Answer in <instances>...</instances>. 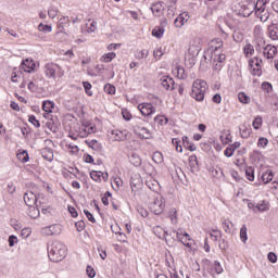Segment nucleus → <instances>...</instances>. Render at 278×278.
<instances>
[{
    "mask_svg": "<svg viewBox=\"0 0 278 278\" xmlns=\"http://www.w3.org/2000/svg\"><path fill=\"white\" fill-rule=\"evenodd\" d=\"M48 257L50 262H62L66 257V247L60 241H53L51 244H48Z\"/></svg>",
    "mask_w": 278,
    "mask_h": 278,
    "instance_id": "1",
    "label": "nucleus"
},
{
    "mask_svg": "<svg viewBox=\"0 0 278 278\" xmlns=\"http://www.w3.org/2000/svg\"><path fill=\"white\" fill-rule=\"evenodd\" d=\"M205 90H207V83L205 80L197 79L193 81L190 97L198 102L205 101Z\"/></svg>",
    "mask_w": 278,
    "mask_h": 278,
    "instance_id": "2",
    "label": "nucleus"
},
{
    "mask_svg": "<svg viewBox=\"0 0 278 278\" xmlns=\"http://www.w3.org/2000/svg\"><path fill=\"white\" fill-rule=\"evenodd\" d=\"M43 118H46V122H42L45 127L52 131V134H58L60 131V119L52 114L49 113H43Z\"/></svg>",
    "mask_w": 278,
    "mask_h": 278,
    "instance_id": "3",
    "label": "nucleus"
},
{
    "mask_svg": "<svg viewBox=\"0 0 278 278\" xmlns=\"http://www.w3.org/2000/svg\"><path fill=\"white\" fill-rule=\"evenodd\" d=\"M23 71L24 73H34V71H36V62H34V60L31 59L23 60L17 73H20V75H23Z\"/></svg>",
    "mask_w": 278,
    "mask_h": 278,
    "instance_id": "4",
    "label": "nucleus"
},
{
    "mask_svg": "<svg viewBox=\"0 0 278 278\" xmlns=\"http://www.w3.org/2000/svg\"><path fill=\"white\" fill-rule=\"evenodd\" d=\"M138 110L141 112L142 116H152V114H155V106H153L152 103H140Z\"/></svg>",
    "mask_w": 278,
    "mask_h": 278,
    "instance_id": "5",
    "label": "nucleus"
},
{
    "mask_svg": "<svg viewBox=\"0 0 278 278\" xmlns=\"http://www.w3.org/2000/svg\"><path fill=\"white\" fill-rule=\"evenodd\" d=\"M24 202L28 207L38 205V195H36V193L33 191H27L24 193Z\"/></svg>",
    "mask_w": 278,
    "mask_h": 278,
    "instance_id": "6",
    "label": "nucleus"
},
{
    "mask_svg": "<svg viewBox=\"0 0 278 278\" xmlns=\"http://www.w3.org/2000/svg\"><path fill=\"white\" fill-rule=\"evenodd\" d=\"M58 68H60V66L58 64H54V63H47L46 66H45V73H46V76L51 79V77L53 79H55V73L58 71Z\"/></svg>",
    "mask_w": 278,
    "mask_h": 278,
    "instance_id": "7",
    "label": "nucleus"
},
{
    "mask_svg": "<svg viewBox=\"0 0 278 278\" xmlns=\"http://www.w3.org/2000/svg\"><path fill=\"white\" fill-rule=\"evenodd\" d=\"M266 0H257L256 3L252 5L255 16H260V14L268 11L266 10Z\"/></svg>",
    "mask_w": 278,
    "mask_h": 278,
    "instance_id": "8",
    "label": "nucleus"
},
{
    "mask_svg": "<svg viewBox=\"0 0 278 278\" xmlns=\"http://www.w3.org/2000/svg\"><path fill=\"white\" fill-rule=\"evenodd\" d=\"M253 5H255V3H249L243 4L241 7V10L239 11V16H243V18H249V16H251L253 14V12H255V10H253Z\"/></svg>",
    "mask_w": 278,
    "mask_h": 278,
    "instance_id": "9",
    "label": "nucleus"
},
{
    "mask_svg": "<svg viewBox=\"0 0 278 278\" xmlns=\"http://www.w3.org/2000/svg\"><path fill=\"white\" fill-rule=\"evenodd\" d=\"M161 86H163L165 90H175V79L170 76H163L161 78Z\"/></svg>",
    "mask_w": 278,
    "mask_h": 278,
    "instance_id": "10",
    "label": "nucleus"
},
{
    "mask_svg": "<svg viewBox=\"0 0 278 278\" xmlns=\"http://www.w3.org/2000/svg\"><path fill=\"white\" fill-rule=\"evenodd\" d=\"M153 16L160 17L162 16L165 8H164V2L159 1L152 4V7L150 8Z\"/></svg>",
    "mask_w": 278,
    "mask_h": 278,
    "instance_id": "11",
    "label": "nucleus"
},
{
    "mask_svg": "<svg viewBox=\"0 0 278 278\" xmlns=\"http://www.w3.org/2000/svg\"><path fill=\"white\" fill-rule=\"evenodd\" d=\"M263 55L267 58V60H273V58L277 55V47L268 43L264 47Z\"/></svg>",
    "mask_w": 278,
    "mask_h": 278,
    "instance_id": "12",
    "label": "nucleus"
},
{
    "mask_svg": "<svg viewBox=\"0 0 278 278\" xmlns=\"http://www.w3.org/2000/svg\"><path fill=\"white\" fill-rule=\"evenodd\" d=\"M186 16H188V18L190 17L187 12L179 14L174 21L175 27H184V25L188 23V18H186Z\"/></svg>",
    "mask_w": 278,
    "mask_h": 278,
    "instance_id": "13",
    "label": "nucleus"
},
{
    "mask_svg": "<svg viewBox=\"0 0 278 278\" xmlns=\"http://www.w3.org/2000/svg\"><path fill=\"white\" fill-rule=\"evenodd\" d=\"M85 143L87 147H89V149H92L93 151H103V144L99 143L97 139L85 140Z\"/></svg>",
    "mask_w": 278,
    "mask_h": 278,
    "instance_id": "14",
    "label": "nucleus"
},
{
    "mask_svg": "<svg viewBox=\"0 0 278 278\" xmlns=\"http://www.w3.org/2000/svg\"><path fill=\"white\" fill-rule=\"evenodd\" d=\"M164 207H166V204H164V203H162V202H160V203L154 202V203L151 205L150 210H151V212H152L153 214H155V216H160V214H162V212H164Z\"/></svg>",
    "mask_w": 278,
    "mask_h": 278,
    "instance_id": "15",
    "label": "nucleus"
},
{
    "mask_svg": "<svg viewBox=\"0 0 278 278\" xmlns=\"http://www.w3.org/2000/svg\"><path fill=\"white\" fill-rule=\"evenodd\" d=\"M41 157L47 162H53V149L46 147L41 149Z\"/></svg>",
    "mask_w": 278,
    "mask_h": 278,
    "instance_id": "16",
    "label": "nucleus"
},
{
    "mask_svg": "<svg viewBox=\"0 0 278 278\" xmlns=\"http://www.w3.org/2000/svg\"><path fill=\"white\" fill-rule=\"evenodd\" d=\"M189 166L191 168V173H199V160L195 154L189 156Z\"/></svg>",
    "mask_w": 278,
    "mask_h": 278,
    "instance_id": "17",
    "label": "nucleus"
},
{
    "mask_svg": "<svg viewBox=\"0 0 278 278\" xmlns=\"http://www.w3.org/2000/svg\"><path fill=\"white\" fill-rule=\"evenodd\" d=\"M54 108H55V102H53L51 100H45L42 102V110H43L45 114H52Z\"/></svg>",
    "mask_w": 278,
    "mask_h": 278,
    "instance_id": "18",
    "label": "nucleus"
},
{
    "mask_svg": "<svg viewBox=\"0 0 278 278\" xmlns=\"http://www.w3.org/2000/svg\"><path fill=\"white\" fill-rule=\"evenodd\" d=\"M268 34L271 40H278V24H271L268 26Z\"/></svg>",
    "mask_w": 278,
    "mask_h": 278,
    "instance_id": "19",
    "label": "nucleus"
},
{
    "mask_svg": "<svg viewBox=\"0 0 278 278\" xmlns=\"http://www.w3.org/2000/svg\"><path fill=\"white\" fill-rule=\"evenodd\" d=\"M17 160L22 162V164H27L29 162V153L27 150H18L17 152Z\"/></svg>",
    "mask_w": 278,
    "mask_h": 278,
    "instance_id": "20",
    "label": "nucleus"
},
{
    "mask_svg": "<svg viewBox=\"0 0 278 278\" xmlns=\"http://www.w3.org/2000/svg\"><path fill=\"white\" fill-rule=\"evenodd\" d=\"M182 146L185 147V149H187V151H197V146H194V143L190 141L188 136L182 137Z\"/></svg>",
    "mask_w": 278,
    "mask_h": 278,
    "instance_id": "21",
    "label": "nucleus"
},
{
    "mask_svg": "<svg viewBox=\"0 0 278 278\" xmlns=\"http://www.w3.org/2000/svg\"><path fill=\"white\" fill-rule=\"evenodd\" d=\"M28 216L34 219L40 218V208H38V204L35 206H28Z\"/></svg>",
    "mask_w": 278,
    "mask_h": 278,
    "instance_id": "22",
    "label": "nucleus"
},
{
    "mask_svg": "<svg viewBox=\"0 0 278 278\" xmlns=\"http://www.w3.org/2000/svg\"><path fill=\"white\" fill-rule=\"evenodd\" d=\"M273 170L267 169L265 173L262 174L261 179L263 181V184H270V181H273Z\"/></svg>",
    "mask_w": 278,
    "mask_h": 278,
    "instance_id": "23",
    "label": "nucleus"
},
{
    "mask_svg": "<svg viewBox=\"0 0 278 278\" xmlns=\"http://www.w3.org/2000/svg\"><path fill=\"white\" fill-rule=\"evenodd\" d=\"M129 162L130 164H132V166H142V159L140 157V155L132 153L131 156L129 157Z\"/></svg>",
    "mask_w": 278,
    "mask_h": 278,
    "instance_id": "24",
    "label": "nucleus"
},
{
    "mask_svg": "<svg viewBox=\"0 0 278 278\" xmlns=\"http://www.w3.org/2000/svg\"><path fill=\"white\" fill-rule=\"evenodd\" d=\"M245 177L249 181H255V167L248 166L245 168Z\"/></svg>",
    "mask_w": 278,
    "mask_h": 278,
    "instance_id": "25",
    "label": "nucleus"
},
{
    "mask_svg": "<svg viewBox=\"0 0 278 278\" xmlns=\"http://www.w3.org/2000/svg\"><path fill=\"white\" fill-rule=\"evenodd\" d=\"M166 30L162 27V26H156L152 29V36H154V38H162L164 36V33Z\"/></svg>",
    "mask_w": 278,
    "mask_h": 278,
    "instance_id": "26",
    "label": "nucleus"
},
{
    "mask_svg": "<svg viewBox=\"0 0 278 278\" xmlns=\"http://www.w3.org/2000/svg\"><path fill=\"white\" fill-rule=\"evenodd\" d=\"M243 53H244L245 58H251V55H253V53H255V48L253 47V45L248 43L243 48Z\"/></svg>",
    "mask_w": 278,
    "mask_h": 278,
    "instance_id": "27",
    "label": "nucleus"
},
{
    "mask_svg": "<svg viewBox=\"0 0 278 278\" xmlns=\"http://www.w3.org/2000/svg\"><path fill=\"white\" fill-rule=\"evenodd\" d=\"M112 134L115 136V140H117V142L127 140V135L123 134L122 130H113Z\"/></svg>",
    "mask_w": 278,
    "mask_h": 278,
    "instance_id": "28",
    "label": "nucleus"
},
{
    "mask_svg": "<svg viewBox=\"0 0 278 278\" xmlns=\"http://www.w3.org/2000/svg\"><path fill=\"white\" fill-rule=\"evenodd\" d=\"M238 99L240 103H243L244 105L251 103V97L247 96L243 91L238 93Z\"/></svg>",
    "mask_w": 278,
    "mask_h": 278,
    "instance_id": "29",
    "label": "nucleus"
},
{
    "mask_svg": "<svg viewBox=\"0 0 278 278\" xmlns=\"http://www.w3.org/2000/svg\"><path fill=\"white\" fill-rule=\"evenodd\" d=\"M172 143L178 153H184V147L181 146V140L179 138H173Z\"/></svg>",
    "mask_w": 278,
    "mask_h": 278,
    "instance_id": "30",
    "label": "nucleus"
},
{
    "mask_svg": "<svg viewBox=\"0 0 278 278\" xmlns=\"http://www.w3.org/2000/svg\"><path fill=\"white\" fill-rule=\"evenodd\" d=\"M168 217L170 218V222L173 225H177V208L175 207L169 208Z\"/></svg>",
    "mask_w": 278,
    "mask_h": 278,
    "instance_id": "31",
    "label": "nucleus"
},
{
    "mask_svg": "<svg viewBox=\"0 0 278 278\" xmlns=\"http://www.w3.org/2000/svg\"><path fill=\"white\" fill-rule=\"evenodd\" d=\"M152 160L155 162V164H162V162H164V155L162 152L156 151L152 154Z\"/></svg>",
    "mask_w": 278,
    "mask_h": 278,
    "instance_id": "32",
    "label": "nucleus"
},
{
    "mask_svg": "<svg viewBox=\"0 0 278 278\" xmlns=\"http://www.w3.org/2000/svg\"><path fill=\"white\" fill-rule=\"evenodd\" d=\"M83 87L87 97H92V84L90 81H83Z\"/></svg>",
    "mask_w": 278,
    "mask_h": 278,
    "instance_id": "33",
    "label": "nucleus"
},
{
    "mask_svg": "<svg viewBox=\"0 0 278 278\" xmlns=\"http://www.w3.org/2000/svg\"><path fill=\"white\" fill-rule=\"evenodd\" d=\"M38 29L39 31H43V34H51V31H53V27L51 25L42 23L38 25Z\"/></svg>",
    "mask_w": 278,
    "mask_h": 278,
    "instance_id": "34",
    "label": "nucleus"
},
{
    "mask_svg": "<svg viewBox=\"0 0 278 278\" xmlns=\"http://www.w3.org/2000/svg\"><path fill=\"white\" fill-rule=\"evenodd\" d=\"M50 231L52 236H60L62 233V226L60 224L50 225Z\"/></svg>",
    "mask_w": 278,
    "mask_h": 278,
    "instance_id": "35",
    "label": "nucleus"
},
{
    "mask_svg": "<svg viewBox=\"0 0 278 278\" xmlns=\"http://www.w3.org/2000/svg\"><path fill=\"white\" fill-rule=\"evenodd\" d=\"M240 240L241 242H243L244 244H247V240H249V235H247V225H243L240 228Z\"/></svg>",
    "mask_w": 278,
    "mask_h": 278,
    "instance_id": "36",
    "label": "nucleus"
},
{
    "mask_svg": "<svg viewBox=\"0 0 278 278\" xmlns=\"http://www.w3.org/2000/svg\"><path fill=\"white\" fill-rule=\"evenodd\" d=\"M114 58H116L115 52H108L102 55L101 60H102V62H105L108 64V63L112 62V60H114Z\"/></svg>",
    "mask_w": 278,
    "mask_h": 278,
    "instance_id": "37",
    "label": "nucleus"
},
{
    "mask_svg": "<svg viewBox=\"0 0 278 278\" xmlns=\"http://www.w3.org/2000/svg\"><path fill=\"white\" fill-rule=\"evenodd\" d=\"M89 175L93 181H97V184H101V170H91Z\"/></svg>",
    "mask_w": 278,
    "mask_h": 278,
    "instance_id": "38",
    "label": "nucleus"
},
{
    "mask_svg": "<svg viewBox=\"0 0 278 278\" xmlns=\"http://www.w3.org/2000/svg\"><path fill=\"white\" fill-rule=\"evenodd\" d=\"M263 119H262V116H260V115H257L254 119H253V122H252V127H253V129H260L261 127H262V125H263Z\"/></svg>",
    "mask_w": 278,
    "mask_h": 278,
    "instance_id": "39",
    "label": "nucleus"
},
{
    "mask_svg": "<svg viewBox=\"0 0 278 278\" xmlns=\"http://www.w3.org/2000/svg\"><path fill=\"white\" fill-rule=\"evenodd\" d=\"M104 92H106V94H116V87L110 83L104 85Z\"/></svg>",
    "mask_w": 278,
    "mask_h": 278,
    "instance_id": "40",
    "label": "nucleus"
},
{
    "mask_svg": "<svg viewBox=\"0 0 278 278\" xmlns=\"http://www.w3.org/2000/svg\"><path fill=\"white\" fill-rule=\"evenodd\" d=\"M174 233H176V238L179 242H181V244H184V247H187V249H192V242L188 241V242H184V238L181 237L180 232H177L176 230H174Z\"/></svg>",
    "mask_w": 278,
    "mask_h": 278,
    "instance_id": "41",
    "label": "nucleus"
},
{
    "mask_svg": "<svg viewBox=\"0 0 278 278\" xmlns=\"http://www.w3.org/2000/svg\"><path fill=\"white\" fill-rule=\"evenodd\" d=\"M218 242L220 251H227V249H229V241L223 238V236L219 237Z\"/></svg>",
    "mask_w": 278,
    "mask_h": 278,
    "instance_id": "42",
    "label": "nucleus"
},
{
    "mask_svg": "<svg viewBox=\"0 0 278 278\" xmlns=\"http://www.w3.org/2000/svg\"><path fill=\"white\" fill-rule=\"evenodd\" d=\"M154 122L157 123V125H168V118L165 115L155 116Z\"/></svg>",
    "mask_w": 278,
    "mask_h": 278,
    "instance_id": "43",
    "label": "nucleus"
},
{
    "mask_svg": "<svg viewBox=\"0 0 278 278\" xmlns=\"http://www.w3.org/2000/svg\"><path fill=\"white\" fill-rule=\"evenodd\" d=\"M261 88L267 94H270V92H273V84H270L269 81H263Z\"/></svg>",
    "mask_w": 278,
    "mask_h": 278,
    "instance_id": "44",
    "label": "nucleus"
},
{
    "mask_svg": "<svg viewBox=\"0 0 278 278\" xmlns=\"http://www.w3.org/2000/svg\"><path fill=\"white\" fill-rule=\"evenodd\" d=\"M262 157V151L260 150H253V152L250 154V160H252V162H260Z\"/></svg>",
    "mask_w": 278,
    "mask_h": 278,
    "instance_id": "45",
    "label": "nucleus"
},
{
    "mask_svg": "<svg viewBox=\"0 0 278 278\" xmlns=\"http://www.w3.org/2000/svg\"><path fill=\"white\" fill-rule=\"evenodd\" d=\"M241 138H249L251 136V127L242 126L240 128Z\"/></svg>",
    "mask_w": 278,
    "mask_h": 278,
    "instance_id": "46",
    "label": "nucleus"
},
{
    "mask_svg": "<svg viewBox=\"0 0 278 278\" xmlns=\"http://www.w3.org/2000/svg\"><path fill=\"white\" fill-rule=\"evenodd\" d=\"M257 212H268V203L263 200L262 203L256 204Z\"/></svg>",
    "mask_w": 278,
    "mask_h": 278,
    "instance_id": "47",
    "label": "nucleus"
},
{
    "mask_svg": "<svg viewBox=\"0 0 278 278\" xmlns=\"http://www.w3.org/2000/svg\"><path fill=\"white\" fill-rule=\"evenodd\" d=\"M28 123H30V125H34L36 129H40V121H38V118H36L35 115L28 116Z\"/></svg>",
    "mask_w": 278,
    "mask_h": 278,
    "instance_id": "48",
    "label": "nucleus"
},
{
    "mask_svg": "<svg viewBox=\"0 0 278 278\" xmlns=\"http://www.w3.org/2000/svg\"><path fill=\"white\" fill-rule=\"evenodd\" d=\"M256 16H257V18H260V21L262 23H266V21H268V18H270V12L265 11L263 13H258V15H256Z\"/></svg>",
    "mask_w": 278,
    "mask_h": 278,
    "instance_id": "49",
    "label": "nucleus"
},
{
    "mask_svg": "<svg viewBox=\"0 0 278 278\" xmlns=\"http://www.w3.org/2000/svg\"><path fill=\"white\" fill-rule=\"evenodd\" d=\"M10 225L11 227H13V229H15V231H21V229H23V227L21 226V223H18V220L14 218L10 219Z\"/></svg>",
    "mask_w": 278,
    "mask_h": 278,
    "instance_id": "50",
    "label": "nucleus"
},
{
    "mask_svg": "<svg viewBox=\"0 0 278 278\" xmlns=\"http://www.w3.org/2000/svg\"><path fill=\"white\" fill-rule=\"evenodd\" d=\"M122 116L124 118V121L129 122L131 118H134V116L131 115V112H129V110L127 109H122Z\"/></svg>",
    "mask_w": 278,
    "mask_h": 278,
    "instance_id": "51",
    "label": "nucleus"
},
{
    "mask_svg": "<svg viewBox=\"0 0 278 278\" xmlns=\"http://www.w3.org/2000/svg\"><path fill=\"white\" fill-rule=\"evenodd\" d=\"M111 197H112V192L105 191V193L101 198V201H102L103 205H110V200L109 199H111Z\"/></svg>",
    "mask_w": 278,
    "mask_h": 278,
    "instance_id": "52",
    "label": "nucleus"
},
{
    "mask_svg": "<svg viewBox=\"0 0 278 278\" xmlns=\"http://www.w3.org/2000/svg\"><path fill=\"white\" fill-rule=\"evenodd\" d=\"M58 8L56 7H50L48 10V16L49 18H55V16H58Z\"/></svg>",
    "mask_w": 278,
    "mask_h": 278,
    "instance_id": "53",
    "label": "nucleus"
},
{
    "mask_svg": "<svg viewBox=\"0 0 278 278\" xmlns=\"http://www.w3.org/2000/svg\"><path fill=\"white\" fill-rule=\"evenodd\" d=\"M257 147H261L262 149H266V147H268V139L265 137H260L257 141Z\"/></svg>",
    "mask_w": 278,
    "mask_h": 278,
    "instance_id": "54",
    "label": "nucleus"
},
{
    "mask_svg": "<svg viewBox=\"0 0 278 278\" xmlns=\"http://www.w3.org/2000/svg\"><path fill=\"white\" fill-rule=\"evenodd\" d=\"M86 274L89 278H94L97 277V271L94 270V268L90 265H87V268H86Z\"/></svg>",
    "mask_w": 278,
    "mask_h": 278,
    "instance_id": "55",
    "label": "nucleus"
},
{
    "mask_svg": "<svg viewBox=\"0 0 278 278\" xmlns=\"http://www.w3.org/2000/svg\"><path fill=\"white\" fill-rule=\"evenodd\" d=\"M214 270L216 275H223L224 269H223V265H220V262L218 261L214 262Z\"/></svg>",
    "mask_w": 278,
    "mask_h": 278,
    "instance_id": "56",
    "label": "nucleus"
},
{
    "mask_svg": "<svg viewBox=\"0 0 278 278\" xmlns=\"http://www.w3.org/2000/svg\"><path fill=\"white\" fill-rule=\"evenodd\" d=\"M8 242H9V247H14V244H18V237H16L15 235H11L9 236V239H8Z\"/></svg>",
    "mask_w": 278,
    "mask_h": 278,
    "instance_id": "57",
    "label": "nucleus"
},
{
    "mask_svg": "<svg viewBox=\"0 0 278 278\" xmlns=\"http://www.w3.org/2000/svg\"><path fill=\"white\" fill-rule=\"evenodd\" d=\"M137 60H144L149 58V50H141L136 54Z\"/></svg>",
    "mask_w": 278,
    "mask_h": 278,
    "instance_id": "58",
    "label": "nucleus"
},
{
    "mask_svg": "<svg viewBox=\"0 0 278 278\" xmlns=\"http://www.w3.org/2000/svg\"><path fill=\"white\" fill-rule=\"evenodd\" d=\"M67 212L71 214L72 218H77L79 216V213L77 212V208L75 206H67Z\"/></svg>",
    "mask_w": 278,
    "mask_h": 278,
    "instance_id": "59",
    "label": "nucleus"
},
{
    "mask_svg": "<svg viewBox=\"0 0 278 278\" xmlns=\"http://www.w3.org/2000/svg\"><path fill=\"white\" fill-rule=\"evenodd\" d=\"M232 38L235 42H242V40H244V34L235 31Z\"/></svg>",
    "mask_w": 278,
    "mask_h": 278,
    "instance_id": "60",
    "label": "nucleus"
},
{
    "mask_svg": "<svg viewBox=\"0 0 278 278\" xmlns=\"http://www.w3.org/2000/svg\"><path fill=\"white\" fill-rule=\"evenodd\" d=\"M267 260L270 264H277V254L275 252H268Z\"/></svg>",
    "mask_w": 278,
    "mask_h": 278,
    "instance_id": "61",
    "label": "nucleus"
},
{
    "mask_svg": "<svg viewBox=\"0 0 278 278\" xmlns=\"http://www.w3.org/2000/svg\"><path fill=\"white\" fill-rule=\"evenodd\" d=\"M83 160L86 162V164H94V157L89 153H85Z\"/></svg>",
    "mask_w": 278,
    "mask_h": 278,
    "instance_id": "62",
    "label": "nucleus"
},
{
    "mask_svg": "<svg viewBox=\"0 0 278 278\" xmlns=\"http://www.w3.org/2000/svg\"><path fill=\"white\" fill-rule=\"evenodd\" d=\"M250 71L254 77H262V67H252Z\"/></svg>",
    "mask_w": 278,
    "mask_h": 278,
    "instance_id": "63",
    "label": "nucleus"
},
{
    "mask_svg": "<svg viewBox=\"0 0 278 278\" xmlns=\"http://www.w3.org/2000/svg\"><path fill=\"white\" fill-rule=\"evenodd\" d=\"M77 231H84L86 229V223L84 220H78L75 223Z\"/></svg>",
    "mask_w": 278,
    "mask_h": 278,
    "instance_id": "64",
    "label": "nucleus"
}]
</instances>
